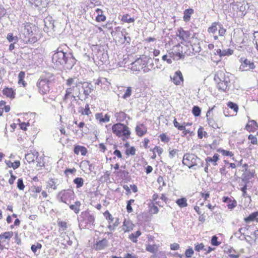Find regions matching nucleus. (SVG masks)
I'll use <instances>...</instances> for the list:
<instances>
[{
	"label": "nucleus",
	"instance_id": "f257e3e1",
	"mask_svg": "<svg viewBox=\"0 0 258 258\" xmlns=\"http://www.w3.org/2000/svg\"><path fill=\"white\" fill-rule=\"evenodd\" d=\"M52 59L57 66L66 64L67 68H72L76 61L71 53H64L60 48L53 54Z\"/></svg>",
	"mask_w": 258,
	"mask_h": 258
},
{
	"label": "nucleus",
	"instance_id": "f03ea898",
	"mask_svg": "<svg viewBox=\"0 0 258 258\" xmlns=\"http://www.w3.org/2000/svg\"><path fill=\"white\" fill-rule=\"evenodd\" d=\"M80 82L77 80L75 78H69L66 81V93L63 98V101L68 103L69 100H75L76 96L74 95L75 92H79L78 86Z\"/></svg>",
	"mask_w": 258,
	"mask_h": 258
},
{
	"label": "nucleus",
	"instance_id": "7ed1b4c3",
	"mask_svg": "<svg viewBox=\"0 0 258 258\" xmlns=\"http://www.w3.org/2000/svg\"><path fill=\"white\" fill-rule=\"evenodd\" d=\"M230 75L229 73L222 71H219L216 73L214 79L219 90L224 91L229 88Z\"/></svg>",
	"mask_w": 258,
	"mask_h": 258
},
{
	"label": "nucleus",
	"instance_id": "20e7f679",
	"mask_svg": "<svg viewBox=\"0 0 258 258\" xmlns=\"http://www.w3.org/2000/svg\"><path fill=\"white\" fill-rule=\"evenodd\" d=\"M112 130L113 133L119 137H124L128 139L131 135L129 128L121 123H117L113 125Z\"/></svg>",
	"mask_w": 258,
	"mask_h": 258
},
{
	"label": "nucleus",
	"instance_id": "39448f33",
	"mask_svg": "<svg viewBox=\"0 0 258 258\" xmlns=\"http://www.w3.org/2000/svg\"><path fill=\"white\" fill-rule=\"evenodd\" d=\"M49 83L50 81L48 79L41 77L37 82V86L39 93L41 94L48 93L50 90Z\"/></svg>",
	"mask_w": 258,
	"mask_h": 258
},
{
	"label": "nucleus",
	"instance_id": "423d86ee",
	"mask_svg": "<svg viewBox=\"0 0 258 258\" xmlns=\"http://www.w3.org/2000/svg\"><path fill=\"white\" fill-rule=\"evenodd\" d=\"M200 161V159L198 158L194 154H186L183 156L182 163L184 165L188 166L189 168H191L197 165L198 162Z\"/></svg>",
	"mask_w": 258,
	"mask_h": 258
},
{
	"label": "nucleus",
	"instance_id": "0eeeda50",
	"mask_svg": "<svg viewBox=\"0 0 258 258\" xmlns=\"http://www.w3.org/2000/svg\"><path fill=\"white\" fill-rule=\"evenodd\" d=\"M38 152L36 151H30L25 155V159L29 163L33 162L36 160L37 162V166L42 167L44 165V164L38 161Z\"/></svg>",
	"mask_w": 258,
	"mask_h": 258
},
{
	"label": "nucleus",
	"instance_id": "6e6552de",
	"mask_svg": "<svg viewBox=\"0 0 258 258\" xmlns=\"http://www.w3.org/2000/svg\"><path fill=\"white\" fill-rule=\"evenodd\" d=\"M146 57H141L136 59L134 62L132 63V69L134 71H140L142 69L146 63Z\"/></svg>",
	"mask_w": 258,
	"mask_h": 258
},
{
	"label": "nucleus",
	"instance_id": "1a4fd4ad",
	"mask_svg": "<svg viewBox=\"0 0 258 258\" xmlns=\"http://www.w3.org/2000/svg\"><path fill=\"white\" fill-rule=\"evenodd\" d=\"M170 79L176 85H179L183 81V77L180 71L175 72L173 76H170Z\"/></svg>",
	"mask_w": 258,
	"mask_h": 258
},
{
	"label": "nucleus",
	"instance_id": "9d476101",
	"mask_svg": "<svg viewBox=\"0 0 258 258\" xmlns=\"http://www.w3.org/2000/svg\"><path fill=\"white\" fill-rule=\"evenodd\" d=\"M240 60L242 62L240 68V69L245 71H248L249 70H253L255 68V66L253 62H250L248 59L241 58Z\"/></svg>",
	"mask_w": 258,
	"mask_h": 258
},
{
	"label": "nucleus",
	"instance_id": "9b49d317",
	"mask_svg": "<svg viewBox=\"0 0 258 258\" xmlns=\"http://www.w3.org/2000/svg\"><path fill=\"white\" fill-rule=\"evenodd\" d=\"M82 88L83 89V93L85 95V98H87L90 93L94 90L93 86L90 83L84 82L82 84Z\"/></svg>",
	"mask_w": 258,
	"mask_h": 258
},
{
	"label": "nucleus",
	"instance_id": "f8f14e48",
	"mask_svg": "<svg viewBox=\"0 0 258 258\" xmlns=\"http://www.w3.org/2000/svg\"><path fill=\"white\" fill-rule=\"evenodd\" d=\"M176 35L181 40V43L182 41H186L189 37V32L183 30L181 28L178 29Z\"/></svg>",
	"mask_w": 258,
	"mask_h": 258
},
{
	"label": "nucleus",
	"instance_id": "ddd939ff",
	"mask_svg": "<svg viewBox=\"0 0 258 258\" xmlns=\"http://www.w3.org/2000/svg\"><path fill=\"white\" fill-rule=\"evenodd\" d=\"M258 125L256 122L254 120H249L246 126V129L249 132H253L257 130Z\"/></svg>",
	"mask_w": 258,
	"mask_h": 258
},
{
	"label": "nucleus",
	"instance_id": "4468645a",
	"mask_svg": "<svg viewBox=\"0 0 258 258\" xmlns=\"http://www.w3.org/2000/svg\"><path fill=\"white\" fill-rule=\"evenodd\" d=\"M136 131L138 136L141 137L147 133V130L146 126L143 124L137 125Z\"/></svg>",
	"mask_w": 258,
	"mask_h": 258
},
{
	"label": "nucleus",
	"instance_id": "2eb2a0df",
	"mask_svg": "<svg viewBox=\"0 0 258 258\" xmlns=\"http://www.w3.org/2000/svg\"><path fill=\"white\" fill-rule=\"evenodd\" d=\"M74 153L77 155L81 153L82 155L85 156L87 153V149L84 146L78 145L74 148Z\"/></svg>",
	"mask_w": 258,
	"mask_h": 258
},
{
	"label": "nucleus",
	"instance_id": "dca6fc26",
	"mask_svg": "<svg viewBox=\"0 0 258 258\" xmlns=\"http://www.w3.org/2000/svg\"><path fill=\"white\" fill-rule=\"evenodd\" d=\"M104 216L105 217L106 219H107L109 221V225L108 226V229L110 230H114L115 229V227L116 226L110 225V223L113 222V219H114L112 216L110 214V213L108 211H105L104 213Z\"/></svg>",
	"mask_w": 258,
	"mask_h": 258
},
{
	"label": "nucleus",
	"instance_id": "f3484780",
	"mask_svg": "<svg viewBox=\"0 0 258 258\" xmlns=\"http://www.w3.org/2000/svg\"><path fill=\"white\" fill-rule=\"evenodd\" d=\"M108 241L106 239L99 241L96 244L95 248L97 250L103 249L107 246Z\"/></svg>",
	"mask_w": 258,
	"mask_h": 258
},
{
	"label": "nucleus",
	"instance_id": "a211bd4d",
	"mask_svg": "<svg viewBox=\"0 0 258 258\" xmlns=\"http://www.w3.org/2000/svg\"><path fill=\"white\" fill-rule=\"evenodd\" d=\"M159 247H160L159 245H157V244L151 245L150 244H147L146 245V249L147 251H148L151 253H156L157 252Z\"/></svg>",
	"mask_w": 258,
	"mask_h": 258
},
{
	"label": "nucleus",
	"instance_id": "6ab92c4d",
	"mask_svg": "<svg viewBox=\"0 0 258 258\" xmlns=\"http://www.w3.org/2000/svg\"><path fill=\"white\" fill-rule=\"evenodd\" d=\"M133 229V224L129 221L125 220L122 226V229L124 232H129Z\"/></svg>",
	"mask_w": 258,
	"mask_h": 258
},
{
	"label": "nucleus",
	"instance_id": "aec40b11",
	"mask_svg": "<svg viewBox=\"0 0 258 258\" xmlns=\"http://www.w3.org/2000/svg\"><path fill=\"white\" fill-rule=\"evenodd\" d=\"M24 34L26 36V37H28L29 36L32 35V31L31 30V25L29 23L24 24Z\"/></svg>",
	"mask_w": 258,
	"mask_h": 258
},
{
	"label": "nucleus",
	"instance_id": "412c9836",
	"mask_svg": "<svg viewBox=\"0 0 258 258\" xmlns=\"http://www.w3.org/2000/svg\"><path fill=\"white\" fill-rule=\"evenodd\" d=\"M3 93L7 97L9 98H14L15 93L14 90L12 88H6L3 90Z\"/></svg>",
	"mask_w": 258,
	"mask_h": 258
},
{
	"label": "nucleus",
	"instance_id": "4be33fe9",
	"mask_svg": "<svg viewBox=\"0 0 258 258\" xmlns=\"http://www.w3.org/2000/svg\"><path fill=\"white\" fill-rule=\"evenodd\" d=\"M96 118L100 121V122H107L110 120V116L106 114L104 117H102L101 113H97L96 114Z\"/></svg>",
	"mask_w": 258,
	"mask_h": 258
},
{
	"label": "nucleus",
	"instance_id": "5701e85b",
	"mask_svg": "<svg viewBox=\"0 0 258 258\" xmlns=\"http://www.w3.org/2000/svg\"><path fill=\"white\" fill-rule=\"evenodd\" d=\"M219 155L217 154H215L212 157H207L206 159V161L207 164H209V163H213L214 165H216V162L219 159Z\"/></svg>",
	"mask_w": 258,
	"mask_h": 258
},
{
	"label": "nucleus",
	"instance_id": "b1692460",
	"mask_svg": "<svg viewBox=\"0 0 258 258\" xmlns=\"http://www.w3.org/2000/svg\"><path fill=\"white\" fill-rule=\"evenodd\" d=\"M96 11L98 13V16L96 18V20L99 22L105 21L106 20V17L102 14V10L100 9H97Z\"/></svg>",
	"mask_w": 258,
	"mask_h": 258
},
{
	"label": "nucleus",
	"instance_id": "393cba45",
	"mask_svg": "<svg viewBox=\"0 0 258 258\" xmlns=\"http://www.w3.org/2000/svg\"><path fill=\"white\" fill-rule=\"evenodd\" d=\"M25 73L24 72H20L18 75V84L20 85H22L23 87H25L26 83H25L24 79L25 78Z\"/></svg>",
	"mask_w": 258,
	"mask_h": 258
},
{
	"label": "nucleus",
	"instance_id": "a878e982",
	"mask_svg": "<svg viewBox=\"0 0 258 258\" xmlns=\"http://www.w3.org/2000/svg\"><path fill=\"white\" fill-rule=\"evenodd\" d=\"M81 203L79 201H76L74 204L70 206V208L71 210H73L75 213L77 214L80 211V207L81 206Z\"/></svg>",
	"mask_w": 258,
	"mask_h": 258
},
{
	"label": "nucleus",
	"instance_id": "bb28decb",
	"mask_svg": "<svg viewBox=\"0 0 258 258\" xmlns=\"http://www.w3.org/2000/svg\"><path fill=\"white\" fill-rule=\"evenodd\" d=\"M219 25L217 22L213 23L212 25L208 28V32L214 34L217 31Z\"/></svg>",
	"mask_w": 258,
	"mask_h": 258
},
{
	"label": "nucleus",
	"instance_id": "cd10ccee",
	"mask_svg": "<svg viewBox=\"0 0 258 258\" xmlns=\"http://www.w3.org/2000/svg\"><path fill=\"white\" fill-rule=\"evenodd\" d=\"M194 13V10L192 9H186L184 12L183 19L185 21H187L189 20L190 16Z\"/></svg>",
	"mask_w": 258,
	"mask_h": 258
},
{
	"label": "nucleus",
	"instance_id": "c85d7f7f",
	"mask_svg": "<svg viewBox=\"0 0 258 258\" xmlns=\"http://www.w3.org/2000/svg\"><path fill=\"white\" fill-rule=\"evenodd\" d=\"M79 111L83 115H88L91 113L89 106L88 104L85 105V108L80 107L79 108Z\"/></svg>",
	"mask_w": 258,
	"mask_h": 258
},
{
	"label": "nucleus",
	"instance_id": "c756f323",
	"mask_svg": "<svg viewBox=\"0 0 258 258\" xmlns=\"http://www.w3.org/2000/svg\"><path fill=\"white\" fill-rule=\"evenodd\" d=\"M141 235L140 231L138 230L135 233H132L129 236V239L133 242H137V238Z\"/></svg>",
	"mask_w": 258,
	"mask_h": 258
},
{
	"label": "nucleus",
	"instance_id": "7c9ffc66",
	"mask_svg": "<svg viewBox=\"0 0 258 258\" xmlns=\"http://www.w3.org/2000/svg\"><path fill=\"white\" fill-rule=\"evenodd\" d=\"M186 201L187 200L185 198H182L177 200L176 203L178 205L179 207L183 208L187 206Z\"/></svg>",
	"mask_w": 258,
	"mask_h": 258
},
{
	"label": "nucleus",
	"instance_id": "2f4dec72",
	"mask_svg": "<svg viewBox=\"0 0 258 258\" xmlns=\"http://www.w3.org/2000/svg\"><path fill=\"white\" fill-rule=\"evenodd\" d=\"M258 216V212H254L249 215L247 217L244 219L245 222L248 223L254 220L255 218Z\"/></svg>",
	"mask_w": 258,
	"mask_h": 258
},
{
	"label": "nucleus",
	"instance_id": "473e14b6",
	"mask_svg": "<svg viewBox=\"0 0 258 258\" xmlns=\"http://www.w3.org/2000/svg\"><path fill=\"white\" fill-rule=\"evenodd\" d=\"M84 179L81 177H77L74 180V182L76 184L77 188L82 187L84 185Z\"/></svg>",
	"mask_w": 258,
	"mask_h": 258
},
{
	"label": "nucleus",
	"instance_id": "72a5a7b5",
	"mask_svg": "<svg viewBox=\"0 0 258 258\" xmlns=\"http://www.w3.org/2000/svg\"><path fill=\"white\" fill-rule=\"evenodd\" d=\"M13 235V233L12 232H6L0 234V239L1 240L3 239H10Z\"/></svg>",
	"mask_w": 258,
	"mask_h": 258
},
{
	"label": "nucleus",
	"instance_id": "f704fd0d",
	"mask_svg": "<svg viewBox=\"0 0 258 258\" xmlns=\"http://www.w3.org/2000/svg\"><path fill=\"white\" fill-rule=\"evenodd\" d=\"M195 249L198 252H200L201 250L206 251L207 250L204 244L203 243H196L195 244Z\"/></svg>",
	"mask_w": 258,
	"mask_h": 258
},
{
	"label": "nucleus",
	"instance_id": "c9c22d12",
	"mask_svg": "<svg viewBox=\"0 0 258 258\" xmlns=\"http://www.w3.org/2000/svg\"><path fill=\"white\" fill-rule=\"evenodd\" d=\"M7 164L9 167H12L14 169H16L20 166V162L19 161H16L13 163L9 161Z\"/></svg>",
	"mask_w": 258,
	"mask_h": 258
},
{
	"label": "nucleus",
	"instance_id": "e433bc0d",
	"mask_svg": "<svg viewBox=\"0 0 258 258\" xmlns=\"http://www.w3.org/2000/svg\"><path fill=\"white\" fill-rule=\"evenodd\" d=\"M115 117L116 118V119L118 121H121L124 120L125 118V117H126V114L124 113L123 112H118V113H116L115 114Z\"/></svg>",
	"mask_w": 258,
	"mask_h": 258
},
{
	"label": "nucleus",
	"instance_id": "4c0bfd02",
	"mask_svg": "<svg viewBox=\"0 0 258 258\" xmlns=\"http://www.w3.org/2000/svg\"><path fill=\"white\" fill-rule=\"evenodd\" d=\"M208 122L209 125L214 128H220L218 123H217L216 121L214 120V119L213 118H208Z\"/></svg>",
	"mask_w": 258,
	"mask_h": 258
},
{
	"label": "nucleus",
	"instance_id": "58836bf2",
	"mask_svg": "<svg viewBox=\"0 0 258 258\" xmlns=\"http://www.w3.org/2000/svg\"><path fill=\"white\" fill-rule=\"evenodd\" d=\"M192 112L195 116H199L201 113L200 108L197 106H194L192 108Z\"/></svg>",
	"mask_w": 258,
	"mask_h": 258
},
{
	"label": "nucleus",
	"instance_id": "ea45409f",
	"mask_svg": "<svg viewBox=\"0 0 258 258\" xmlns=\"http://www.w3.org/2000/svg\"><path fill=\"white\" fill-rule=\"evenodd\" d=\"M227 106L231 109H233L235 112H237L238 110V105L232 102H229L227 103Z\"/></svg>",
	"mask_w": 258,
	"mask_h": 258
},
{
	"label": "nucleus",
	"instance_id": "a19ab883",
	"mask_svg": "<svg viewBox=\"0 0 258 258\" xmlns=\"http://www.w3.org/2000/svg\"><path fill=\"white\" fill-rule=\"evenodd\" d=\"M233 53V50L229 48L227 49L221 50V57L224 56L226 55H230L232 54Z\"/></svg>",
	"mask_w": 258,
	"mask_h": 258
},
{
	"label": "nucleus",
	"instance_id": "79ce46f5",
	"mask_svg": "<svg viewBox=\"0 0 258 258\" xmlns=\"http://www.w3.org/2000/svg\"><path fill=\"white\" fill-rule=\"evenodd\" d=\"M132 88L131 87H128L122 96L123 98L127 99L130 97L132 94Z\"/></svg>",
	"mask_w": 258,
	"mask_h": 258
},
{
	"label": "nucleus",
	"instance_id": "37998d69",
	"mask_svg": "<svg viewBox=\"0 0 258 258\" xmlns=\"http://www.w3.org/2000/svg\"><path fill=\"white\" fill-rule=\"evenodd\" d=\"M194 253V250L192 248L189 247L185 251V255L186 258L191 257Z\"/></svg>",
	"mask_w": 258,
	"mask_h": 258
},
{
	"label": "nucleus",
	"instance_id": "c03bdc74",
	"mask_svg": "<svg viewBox=\"0 0 258 258\" xmlns=\"http://www.w3.org/2000/svg\"><path fill=\"white\" fill-rule=\"evenodd\" d=\"M135 202V200L133 199H131L127 203L126 206V210L128 213H131L133 211V209L132 208L131 205Z\"/></svg>",
	"mask_w": 258,
	"mask_h": 258
},
{
	"label": "nucleus",
	"instance_id": "a18cd8bd",
	"mask_svg": "<svg viewBox=\"0 0 258 258\" xmlns=\"http://www.w3.org/2000/svg\"><path fill=\"white\" fill-rule=\"evenodd\" d=\"M218 28H219V30H218L219 35L220 36H223L225 34L226 29L225 28H224V27H223V26L221 24H220L219 25Z\"/></svg>",
	"mask_w": 258,
	"mask_h": 258
},
{
	"label": "nucleus",
	"instance_id": "49530a36",
	"mask_svg": "<svg viewBox=\"0 0 258 258\" xmlns=\"http://www.w3.org/2000/svg\"><path fill=\"white\" fill-rule=\"evenodd\" d=\"M7 38L9 42L14 41V42H16L18 40L17 37L13 36L12 33H9L7 35Z\"/></svg>",
	"mask_w": 258,
	"mask_h": 258
},
{
	"label": "nucleus",
	"instance_id": "de8ad7c7",
	"mask_svg": "<svg viewBox=\"0 0 258 258\" xmlns=\"http://www.w3.org/2000/svg\"><path fill=\"white\" fill-rule=\"evenodd\" d=\"M48 186L50 188H52L54 190L56 189L57 186L56 185L55 182L54 181V180L53 179H51L49 180L48 182Z\"/></svg>",
	"mask_w": 258,
	"mask_h": 258
},
{
	"label": "nucleus",
	"instance_id": "09e8293b",
	"mask_svg": "<svg viewBox=\"0 0 258 258\" xmlns=\"http://www.w3.org/2000/svg\"><path fill=\"white\" fill-rule=\"evenodd\" d=\"M128 15H123L122 18V20L127 23H132L134 21V19L133 18H128Z\"/></svg>",
	"mask_w": 258,
	"mask_h": 258
},
{
	"label": "nucleus",
	"instance_id": "8fccbe9b",
	"mask_svg": "<svg viewBox=\"0 0 258 258\" xmlns=\"http://www.w3.org/2000/svg\"><path fill=\"white\" fill-rule=\"evenodd\" d=\"M17 187L20 190H23L25 186L23 184V180L21 178L18 179V182H17Z\"/></svg>",
	"mask_w": 258,
	"mask_h": 258
},
{
	"label": "nucleus",
	"instance_id": "3c124183",
	"mask_svg": "<svg viewBox=\"0 0 258 258\" xmlns=\"http://www.w3.org/2000/svg\"><path fill=\"white\" fill-rule=\"evenodd\" d=\"M126 154L127 155H134L136 153V149L134 147H132L130 149H128L125 151Z\"/></svg>",
	"mask_w": 258,
	"mask_h": 258
},
{
	"label": "nucleus",
	"instance_id": "603ef678",
	"mask_svg": "<svg viewBox=\"0 0 258 258\" xmlns=\"http://www.w3.org/2000/svg\"><path fill=\"white\" fill-rule=\"evenodd\" d=\"M248 138L249 140H250V142L252 144H253V145L257 144V138L255 136H254L252 135H249L248 136Z\"/></svg>",
	"mask_w": 258,
	"mask_h": 258
},
{
	"label": "nucleus",
	"instance_id": "864d4df0",
	"mask_svg": "<svg viewBox=\"0 0 258 258\" xmlns=\"http://www.w3.org/2000/svg\"><path fill=\"white\" fill-rule=\"evenodd\" d=\"M160 138L162 142H164L165 143H168L170 140L169 138L165 134H161L160 136Z\"/></svg>",
	"mask_w": 258,
	"mask_h": 258
},
{
	"label": "nucleus",
	"instance_id": "5fc2aeb1",
	"mask_svg": "<svg viewBox=\"0 0 258 258\" xmlns=\"http://www.w3.org/2000/svg\"><path fill=\"white\" fill-rule=\"evenodd\" d=\"M220 152L224 156H230V157H232L233 156V154L232 153V152L229 151H226L225 150H221L220 151Z\"/></svg>",
	"mask_w": 258,
	"mask_h": 258
},
{
	"label": "nucleus",
	"instance_id": "6e6d98bb",
	"mask_svg": "<svg viewBox=\"0 0 258 258\" xmlns=\"http://www.w3.org/2000/svg\"><path fill=\"white\" fill-rule=\"evenodd\" d=\"M178 152V150L176 149H173L172 150H170L169 152V157L170 158L172 159L174 158L175 155L177 154Z\"/></svg>",
	"mask_w": 258,
	"mask_h": 258
},
{
	"label": "nucleus",
	"instance_id": "4d7b16f0",
	"mask_svg": "<svg viewBox=\"0 0 258 258\" xmlns=\"http://www.w3.org/2000/svg\"><path fill=\"white\" fill-rule=\"evenodd\" d=\"M153 153L157 152L160 156L163 152V149L160 147L156 146L153 150Z\"/></svg>",
	"mask_w": 258,
	"mask_h": 258
},
{
	"label": "nucleus",
	"instance_id": "13d9d810",
	"mask_svg": "<svg viewBox=\"0 0 258 258\" xmlns=\"http://www.w3.org/2000/svg\"><path fill=\"white\" fill-rule=\"evenodd\" d=\"M217 237L216 236L212 237L211 239V243L214 246H218L220 244V243L217 241Z\"/></svg>",
	"mask_w": 258,
	"mask_h": 258
},
{
	"label": "nucleus",
	"instance_id": "bf43d9fd",
	"mask_svg": "<svg viewBox=\"0 0 258 258\" xmlns=\"http://www.w3.org/2000/svg\"><path fill=\"white\" fill-rule=\"evenodd\" d=\"M69 192L68 191H66V190L61 191L59 192L60 195H62L61 197L60 200L62 202L66 203L65 201V199L63 197L65 195L67 196L68 195Z\"/></svg>",
	"mask_w": 258,
	"mask_h": 258
},
{
	"label": "nucleus",
	"instance_id": "052dcab7",
	"mask_svg": "<svg viewBox=\"0 0 258 258\" xmlns=\"http://www.w3.org/2000/svg\"><path fill=\"white\" fill-rule=\"evenodd\" d=\"M171 250H175L179 248V245L177 243H171L170 245Z\"/></svg>",
	"mask_w": 258,
	"mask_h": 258
},
{
	"label": "nucleus",
	"instance_id": "680f3d73",
	"mask_svg": "<svg viewBox=\"0 0 258 258\" xmlns=\"http://www.w3.org/2000/svg\"><path fill=\"white\" fill-rule=\"evenodd\" d=\"M10 173L11 174V178L9 180V182L10 184H12L16 178V177L13 174V171L12 170L10 171Z\"/></svg>",
	"mask_w": 258,
	"mask_h": 258
},
{
	"label": "nucleus",
	"instance_id": "e2e57ef3",
	"mask_svg": "<svg viewBox=\"0 0 258 258\" xmlns=\"http://www.w3.org/2000/svg\"><path fill=\"white\" fill-rule=\"evenodd\" d=\"M167 55H164L162 56V60L164 61H166L169 64H171L172 62V59L171 58H167Z\"/></svg>",
	"mask_w": 258,
	"mask_h": 258
},
{
	"label": "nucleus",
	"instance_id": "0e129e2a",
	"mask_svg": "<svg viewBox=\"0 0 258 258\" xmlns=\"http://www.w3.org/2000/svg\"><path fill=\"white\" fill-rule=\"evenodd\" d=\"M28 125H29V123L26 124L25 122H22L20 124V127L22 130L26 131L27 130V126Z\"/></svg>",
	"mask_w": 258,
	"mask_h": 258
},
{
	"label": "nucleus",
	"instance_id": "69168bd1",
	"mask_svg": "<svg viewBox=\"0 0 258 258\" xmlns=\"http://www.w3.org/2000/svg\"><path fill=\"white\" fill-rule=\"evenodd\" d=\"M88 221L93 224L95 221V217L93 215H89L88 217Z\"/></svg>",
	"mask_w": 258,
	"mask_h": 258
},
{
	"label": "nucleus",
	"instance_id": "338daca9",
	"mask_svg": "<svg viewBox=\"0 0 258 258\" xmlns=\"http://www.w3.org/2000/svg\"><path fill=\"white\" fill-rule=\"evenodd\" d=\"M59 226L63 228V229H66L67 228V223L64 222H59L58 223Z\"/></svg>",
	"mask_w": 258,
	"mask_h": 258
},
{
	"label": "nucleus",
	"instance_id": "774afa93",
	"mask_svg": "<svg viewBox=\"0 0 258 258\" xmlns=\"http://www.w3.org/2000/svg\"><path fill=\"white\" fill-rule=\"evenodd\" d=\"M151 211L152 212V213H153V214H157L159 210H158V207L157 206H153L151 208Z\"/></svg>",
	"mask_w": 258,
	"mask_h": 258
}]
</instances>
